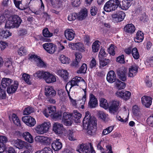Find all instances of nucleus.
<instances>
[{
    "mask_svg": "<svg viewBox=\"0 0 153 153\" xmlns=\"http://www.w3.org/2000/svg\"><path fill=\"white\" fill-rule=\"evenodd\" d=\"M59 71L61 76L64 79L66 80L68 79L69 74L67 71L62 69Z\"/></svg>",
    "mask_w": 153,
    "mask_h": 153,
    "instance_id": "54",
    "label": "nucleus"
},
{
    "mask_svg": "<svg viewBox=\"0 0 153 153\" xmlns=\"http://www.w3.org/2000/svg\"><path fill=\"white\" fill-rule=\"evenodd\" d=\"M42 46L43 48L49 53H53L56 51V46L52 43H45L43 44Z\"/></svg>",
    "mask_w": 153,
    "mask_h": 153,
    "instance_id": "15",
    "label": "nucleus"
},
{
    "mask_svg": "<svg viewBox=\"0 0 153 153\" xmlns=\"http://www.w3.org/2000/svg\"><path fill=\"white\" fill-rule=\"evenodd\" d=\"M108 54L105 52V49L104 48H102L100 51L98 55L99 58H104L106 57Z\"/></svg>",
    "mask_w": 153,
    "mask_h": 153,
    "instance_id": "60",
    "label": "nucleus"
},
{
    "mask_svg": "<svg viewBox=\"0 0 153 153\" xmlns=\"http://www.w3.org/2000/svg\"><path fill=\"white\" fill-rule=\"evenodd\" d=\"M83 39L85 45L89 46L91 44V39L89 36L88 35H85L83 36Z\"/></svg>",
    "mask_w": 153,
    "mask_h": 153,
    "instance_id": "56",
    "label": "nucleus"
},
{
    "mask_svg": "<svg viewBox=\"0 0 153 153\" xmlns=\"http://www.w3.org/2000/svg\"><path fill=\"white\" fill-rule=\"evenodd\" d=\"M42 34L38 35L34 38L36 41H40L43 42H50L51 40L50 38L53 36V33L50 32L48 28L45 27L42 30Z\"/></svg>",
    "mask_w": 153,
    "mask_h": 153,
    "instance_id": "2",
    "label": "nucleus"
},
{
    "mask_svg": "<svg viewBox=\"0 0 153 153\" xmlns=\"http://www.w3.org/2000/svg\"><path fill=\"white\" fill-rule=\"evenodd\" d=\"M72 116L71 114H69L68 112H65L63 114L62 120L67 126H71L73 122Z\"/></svg>",
    "mask_w": 153,
    "mask_h": 153,
    "instance_id": "12",
    "label": "nucleus"
},
{
    "mask_svg": "<svg viewBox=\"0 0 153 153\" xmlns=\"http://www.w3.org/2000/svg\"><path fill=\"white\" fill-rule=\"evenodd\" d=\"M94 120L95 122L97 121L96 118L94 117H91L90 112L86 111L85 112L84 118L83 120V126L85 127H88L90 125L89 123H91L92 121Z\"/></svg>",
    "mask_w": 153,
    "mask_h": 153,
    "instance_id": "9",
    "label": "nucleus"
},
{
    "mask_svg": "<svg viewBox=\"0 0 153 153\" xmlns=\"http://www.w3.org/2000/svg\"><path fill=\"white\" fill-rule=\"evenodd\" d=\"M45 95L47 98L54 97L56 95V91L51 87L47 86L45 88Z\"/></svg>",
    "mask_w": 153,
    "mask_h": 153,
    "instance_id": "20",
    "label": "nucleus"
},
{
    "mask_svg": "<svg viewBox=\"0 0 153 153\" xmlns=\"http://www.w3.org/2000/svg\"><path fill=\"white\" fill-rule=\"evenodd\" d=\"M90 125L88 127L83 126L84 128L88 130L87 133L91 136H94L96 134L97 129V121L95 122L94 120L92 121L91 123H89Z\"/></svg>",
    "mask_w": 153,
    "mask_h": 153,
    "instance_id": "7",
    "label": "nucleus"
},
{
    "mask_svg": "<svg viewBox=\"0 0 153 153\" xmlns=\"http://www.w3.org/2000/svg\"><path fill=\"white\" fill-rule=\"evenodd\" d=\"M89 100L88 102V106L91 108H94L98 106V101L96 97L92 94L89 95Z\"/></svg>",
    "mask_w": 153,
    "mask_h": 153,
    "instance_id": "18",
    "label": "nucleus"
},
{
    "mask_svg": "<svg viewBox=\"0 0 153 153\" xmlns=\"http://www.w3.org/2000/svg\"><path fill=\"white\" fill-rule=\"evenodd\" d=\"M22 120L27 125L30 127L33 126L36 124L35 119L30 116L22 117Z\"/></svg>",
    "mask_w": 153,
    "mask_h": 153,
    "instance_id": "13",
    "label": "nucleus"
},
{
    "mask_svg": "<svg viewBox=\"0 0 153 153\" xmlns=\"http://www.w3.org/2000/svg\"><path fill=\"white\" fill-rule=\"evenodd\" d=\"M26 143L20 139H17L14 141V145L19 149H22L26 146Z\"/></svg>",
    "mask_w": 153,
    "mask_h": 153,
    "instance_id": "36",
    "label": "nucleus"
},
{
    "mask_svg": "<svg viewBox=\"0 0 153 153\" xmlns=\"http://www.w3.org/2000/svg\"><path fill=\"white\" fill-rule=\"evenodd\" d=\"M63 0H49V3L53 8H59L63 7Z\"/></svg>",
    "mask_w": 153,
    "mask_h": 153,
    "instance_id": "27",
    "label": "nucleus"
},
{
    "mask_svg": "<svg viewBox=\"0 0 153 153\" xmlns=\"http://www.w3.org/2000/svg\"><path fill=\"white\" fill-rule=\"evenodd\" d=\"M50 126V122H44L42 124L37 126L35 128V130L37 133L43 134L48 131Z\"/></svg>",
    "mask_w": 153,
    "mask_h": 153,
    "instance_id": "6",
    "label": "nucleus"
},
{
    "mask_svg": "<svg viewBox=\"0 0 153 153\" xmlns=\"http://www.w3.org/2000/svg\"><path fill=\"white\" fill-rule=\"evenodd\" d=\"M152 98L150 97L144 96L142 97L141 101L142 104L145 107L148 108L152 105Z\"/></svg>",
    "mask_w": 153,
    "mask_h": 153,
    "instance_id": "25",
    "label": "nucleus"
},
{
    "mask_svg": "<svg viewBox=\"0 0 153 153\" xmlns=\"http://www.w3.org/2000/svg\"><path fill=\"white\" fill-rule=\"evenodd\" d=\"M44 79L47 83H51L56 81L55 76L48 71H45Z\"/></svg>",
    "mask_w": 153,
    "mask_h": 153,
    "instance_id": "19",
    "label": "nucleus"
},
{
    "mask_svg": "<svg viewBox=\"0 0 153 153\" xmlns=\"http://www.w3.org/2000/svg\"><path fill=\"white\" fill-rule=\"evenodd\" d=\"M113 128V126H110L104 129L102 132V136L105 135L109 134L112 131Z\"/></svg>",
    "mask_w": 153,
    "mask_h": 153,
    "instance_id": "55",
    "label": "nucleus"
},
{
    "mask_svg": "<svg viewBox=\"0 0 153 153\" xmlns=\"http://www.w3.org/2000/svg\"><path fill=\"white\" fill-rule=\"evenodd\" d=\"M56 110V108L55 106H50L48 108V113L49 114L46 113V111H44V114L45 116L47 117H49V115L52 116L55 113Z\"/></svg>",
    "mask_w": 153,
    "mask_h": 153,
    "instance_id": "39",
    "label": "nucleus"
},
{
    "mask_svg": "<svg viewBox=\"0 0 153 153\" xmlns=\"http://www.w3.org/2000/svg\"><path fill=\"white\" fill-rule=\"evenodd\" d=\"M35 153H53L52 149L49 147H45L41 151L36 152Z\"/></svg>",
    "mask_w": 153,
    "mask_h": 153,
    "instance_id": "59",
    "label": "nucleus"
},
{
    "mask_svg": "<svg viewBox=\"0 0 153 153\" xmlns=\"http://www.w3.org/2000/svg\"><path fill=\"white\" fill-rule=\"evenodd\" d=\"M132 54L133 57L136 59H138L140 55L136 47L133 48L132 50Z\"/></svg>",
    "mask_w": 153,
    "mask_h": 153,
    "instance_id": "50",
    "label": "nucleus"
},
{
    "mask_svg": "<svg viewBox=\"0 0 153 153\" xmlns=\"http://www.w3.org/2000/svg\"><path fill=\"white\" fill-rule=\"evenodd\" d=\"M28 59L30 60L33 59L35 62H37V64H39L40 67H45L46 65L42 61L40 57L35 54L31 55L28 57Z\"/></svg>",
    "mask_w": 153,
    "mask_h": 153,
    "instance_id": "21",
    "label": "nucleus"
},
{
    "mask_svg": "<svg viewBox=\"0 0 153 153\" xmlns=\"http://www.w3.org/2000/svg\"><path fill=\"white\" fill-rule=\"evenodd\" d=\"M135 26L131 23L127 24L124 27V30L126 32L131 34L135 32Z\"/></svg>",
    "mask_w": 153,
    "mask_h": 153,
    "instance_id": "33",
    "label": "nucleus"
},
{
    "mask_svg": "<svg viewBox=\"0 0 153 153\" xmlns=\"http://www.w3.org/2000/svg\"><path fill=\"white\" fill-rule=\"evenodd\" d=\"M72 121L76 123H80L81 121V118L82 114L77 110H74L72 114Z\"/></svg>",
    "mask_w": 153,
    "mask_h": 153,
    "instance_id": "31",
    "label": "nucleus"
},
{
    "mask_svg": "<svg viewBox=\"0 0 153 153\" xmlns=\"http://www.w3.org/2000/svg\"><path fill=\"white\" fill-rule=\"evenodd\" d=\"M12 119L14 124L17 126H21L20 122L18 117L15 114H13L12 115Z\"/></svg>",
    "mask_w": 153,
    "mask_h": 153,
    "instance_id": "46",
    "label": "nucleus"
},
{
    "mask_svg": "<svg viewBox=\"0 0 153 153\" xmlns=\"http://www.w3.org/2000/svg\"><path fill=\"white\" fill-rule=\"evenodd\" d=\"M100 68H102L104 66H108L110 62V60L104 58H99Z\"/></svg>",
    "mask_w": 153,
    "mask_h": 153,
    "instance_id": "38",
    "label": "nucleus"
},
{
    "mask_svg": "<svg viewBox=\"0 0 153 153\" xmlns=\"http://www.w3.org/2000/svg\"><path fill=\"white\" fill-rule=\"evenodd\" d=\"M115 84L116 86L119 89L124 88L126 85L125 83L120 81L118 79H117L115 81Z\"/></svg>",
    "mask_w": 153,
    "mask_h": 153,
    "instance_id": "40",
    "label": "nucleus"
},
{
    "mask_svg": "<svg viewBox=\"0 0 153 153\" xmlns=\"http://www.w3.org/2000/svg\"><path fill=\"white\" fill-rule=\"evenodd\" d=\"M22 79L27 83L29 85L31 84L30 76L29 74L24 73L22 76Z\"/></svg>",
    "mask_w": 153,
    "mask_h": 153,
    "instance_id": "42",
    "label": "nucleus"
},
{
    "mask_svg": "<svg viewBox=\"0 0 153 153\" xmlns=\"http://www.w3.org/2000/svg\"><path fill=\"white\" fill-rule=\"evenodd\" d=\"M117 75L119 78L123 82L127 79V69L124 67H121L117 71Z\"/></svg>",
    "mask_w": 153,
    "mask_h": 153,
    "instance_id": "17",
    "label": "nucleus"
},
{
    "mask_svg": "<svg viewBox=\"0 0 153 153\" xmlns=\"http://www.w3.org/2000/svg\"><path fill=\"white\" fill-rule=\"evenodd\" d=\"M125 16V14L124 12L120 11L113 14L112 17L113 21L115 22H118L123 21Z\"/></svg>",
    "mask_w": 153,
    "mask_h": 153,
    "instance_id": "11",
    "label": "nucleus"
},
{
    "mask_svg": "<svg viewBox=\"0 0 153 153\" xmlns=\"http://www.w3.org/2000/svg\"><path fill=\"white\" fill-rule=\"evenodd\" d=\"M120 3L119 0H110L107 1L104 7V9L106 12L114 11L119 7Z\"/></svg>",
    "mask_w": 153,
    "mask_h": 153,
    "instance_id": "4",
    "label": "nucleus"
},
{
    "mask_svg": "<svg viewBox=\"0 0 153 153\" xmlns=\"http://www.w3.org/2000/svg\"><path fill=\"white\" fill-rule=\"evenodd\" d=\"M33 112V108L32 107L26 108L23 111L24 115H29Z\"/></svg>",
    "mask_w": 153,
    "mask_h": 153,
    "instance_id": "61",
    "label": "nucleus"
},
{
    "mask_svg": "<svg viewBox=\"0 0 153 153\" xmlns=\"http://www.w3.org/2000/svg\"><path fill=\"white\" fill-rule=\"evenodd\" d=\"M100 107L105 109H108L109 105L107 100L104 98H101L100 99Z\"/></svg>",
    "mask_w": 153,
    "mask_h": 153,
    "instance_id": "41",
    "label": "nucleus"
},
{
    "mask_svg": "<svg viewBox=\"0 0 153 153\" xmlns=\"http://www.w3.org/2000/svg\"><path fill=\"white\" fill-rule=\"evenodd\" d=\"M60 140V139H56L55 140H53L51 146L54 151L59 150L62 148V144Z\"/></svg>",
    "mask_w": 153,
    "mask_h": 153,
    "instance_id": "30",
    "label": "nucleus"
},
{
    "mask_svg": "<svg viewBox=\"0 0 153 153\" xmlns=\"http://www.w3.org/2000/svg\"><path fill=\"white\" fill-rule=\"evenodd\" d=\"M120 7L123 10H127L134 3V0H119Z\"/></svg>",
    "mask_w": 153,
    "mask_h": 153,
    "instance_id": "14",
    "label": "nucleus"
},
{
    "mask_svg": "<svg viewBox=\"0 0 153 153\" xmlns=\"http://www.w3.org/2000/svg\"><path fill=\"white\" fill-rule=\"evenodd\" d=\"M119 101L113 100L110 103L108 108L109 113L111 115H116L119 112L120 106Z\"/></svg>",
    "mask_w": 153,
    "mask_h": 153,
    "instance_id": "5",
    "label": "nucleus"
},
{
    "mask_svg": "<svg viewBox=\"0 0 153 153\" xmlns=\"http://www.w3.org/2000/svg\"><path fill=\"white\" fill-rule=\"evenodd\" d=\"M71 87H73L75 86H81L80 84L81 83L85 85H86L85 80L83 78L79 76H76L73 78L71 81Z\"/></svg>",
    "mask_w": 153,
    "mask_h": 153,
    "instance_id": "10",
    "label": "nucleus"
},
{
    "mask_svg": "<svg viewBox=\"0 0 153 153\" xmlns=\"http://www.w3.org/2000/svg\"><path fill=\"white\" fill-rule=\"evenodd\" d=\"M7 141V138L4 136H0V153L3 152L5 147V143Z\"/></svg>",
    "mask_w": 153,
    "mask_h": 153,
    "instance_id": "34",
    "label": "nucleus"
},
{
    "mask_svg": "<svg viewBox=\"0 0 153 153\" xmlns=\"http://www.w3.org/2000/svg\"><path fill=\"white\" fill-rule=\"evenodd\" d=\"M117 96L123 99L125 101H127L130 98L131 93L129 91L122 90L117 91L116 93Z\"/></svg>",
    "mask_w": 153,
    "mask_h": 153,
    "instance_id": "16",
    "label": "nucleus"
},
{
    "mask_svg": "<svg viewBox=\"0 0 153 153\" xmlns=\"http://www.w3.org/2000/svg\"><path fill=\"white\" fill-rule=\"evenodd\" d=\"M138 66L137 65L131 66L129 68V72L128 76V77H134L137 73Z\"/></svg>",
    "mask_w": 153,
    "mask_h": 153,
    "instance_id": "29",
    "label": "nucleus"
},
{
    "mask_svg": "<svg viewBox=\"0 0 153 153\" xmlns=\"http://www.w3.org/2000/svg\"><path fill=\"white\" fill-rule=\"evenodd\" d=\"M11 35V33L9 30H3L0 32V36L3 38H6Z\"/></svg>",
    "mask_w": 153,
    "mask_h": 153,
    "instance_id": "49",
    "label": "nucleus"
},
{
    "mask_svg": "<svg viewBox=\"0 0 153 153\" xmlns=\"http://www.w3.org/2000/svg\"><path fill=\"white\" fill-rule=\"evenodd\" d=\"M53 130L56 134H60L63 133L64 128L62 124L56 123L53 124Z\"/></svg>",
    "mask_w": 153,
    "mask_h": 153,
    "instance_id": "24",
    "label": "nucleus"
},
{
    "mask_svg": "<svg viewBox=\"0 0 153 153\" xmlns=\"http://www.w3.org/2000/svg\"><path fill=\"white\" fill-rule=\"evenodd\" d=\"M87 66L85 63H83L79 69L77 71V73L78 74L85 73L87 70Z\"/></svg>",
    "mask_w": 153,
    "mask_h": 153,
    "instance_id": "53",
    "label": "nucleus"
},
{
    "mask_svg": "<svg viewBox=\"0 0 153 153\" xmlns=\"http://www.w3.org/2000/svg\"><path fill=\"white\" fill-rule=\"evenodd\" d=\"M14 3L16 7L19 9H20L21 10H25L26 9L29 10L30 8L29 7H23V8H20L19 7L20 4L21 3V1H18V0H14Z\"/></svg>",
    "mask_w": 153,
    "mask_h": 153,
    "instance_id": "57",
    "label": "nucleus"
},
{
    "mask_svg": "<svg viewBox=\"0 0 153 153\" xmlns=\"http://www.w3.org/2000/svg\"><path fill=\"white\" fill-rule=\"evenodd\" d=\"M17 52L19 55L22 56L27 54V50L25 47L22 46L18 49Z\"/></svg>",
    "mask_w": 153,
    "mask_h": 153,
    "instance_id": "44",
    "label": "nucleus"
},
{
    "mask_svg": "<svg viewBox=\"0 0 153 153\" xmlns=\"http://www.w3.org/2000/svg\"><path fill=\"white\" fill-rule=\"evenodd\" d=\"M10 21H7L5 27L8 28H18L20 25L22 20L18 15L14 14L10 18Z\"/></svg>",
    "mask_w": 153,
    "mask_h": 153,
    "instance_id": "1",
    "label": "nucleus"
},
{
    "mask_svg": "<svg viewBox=\"0 0 153 153\" xmlns=\"http://www.w3.org/2000/svg\"><path fill=\"white\" fill-rule=\"evenodd\" d=\"M59 59L61 62L63 64H68L70 59L68 57L63 55H60Z\"/></svg>",
    "mask_w": 153,
    "mask_h": 153,
    "instance_id": "52",
    "label": "nucleus"
},
{
    "mask_svg": "<svg viewBox=\"0 0 153 153\" xmlns=\"http://www.w3.org/2000/svg\"><path fill=\"white\" fill-rule=\"evenodd\" d=\"M19 85L17 81H14L7 89V92L8 94H12L16 91Z\"/></svg>",
    "mask_w": 153,
    "mask_h": 153,
    "instance_id": "23",
    "label": "nucleus"
},
{
    "mask_svg": "<svg viewBox=\"0 0 153 153\" xmlns=\"http://www.w3.org/2000/svg\"><path fill=\"white\" fill-rule=\"evenodd\" d=\"M147 122L150 126L153 127V114L147 119Z\"/></svg>",
    "mask_w": 153,
    "mask_h": 153,
    "instance_id": "64",
    "label": "nucleus"
},
{
    "mask_svg": "<svg viewBox=\"0 0 153 153\" xmlns=\"http://www.w3.org/2000/svg\"><path fill=\"white\" fill-rule=\"evenodd\" d=\"M99 41L96 40L92 44V48L93 52L96 53L98 51L99 49L100 45L99 44Z\"/></svg>",
    "mask_w": 153,
    "mask_h": 153,
    "instance_id": "48",
    "label": "nucleus"
},
{
    "mask_svg": "<svg viewBox=\"0 0 153 153\" xmlns=\"http://www.w3.org/2000/svg\"><path fill=\"white\" fill-rule=\"evenodd\" d=\"M89 143L81 144L77 149L80 153H90Z\"/></svg>",
    "mask_w": 153,
    "mask_h": 153,
    "instance_id": "22",
    "label": "nucleus"
},
{
    "mask_svg": "<svg viewBox=\"0 0 153 153\" xmlns=\"http://www.w3.org/2000/svg\"><path fill=\"white\" fill-rule=\"evenodd\" d=\"M35 140L44 145H50L53 141V139L51 138L44 136H37L35 138Z\"/></svg>",
    "mask_w": 153,
    "mask_h": 153,
    "instance_id": "8",
    "label": "nucleus"
},
{
    "mask_svg": "<svg viewBox=\"0 0 153 153\" xmlns=\"http://www.w3.org/2000/svg\"><path fill=\"white\" fill-rule=\"evenodd\" d=\"M114 50V46L113 45H111L110 47L108 48V51L110 54L112 56H114L115 54Z\"/></svg>",
    "mask_w": 153,
    "mask_h": 153,
    "instance_id": "62",
    "label": "nucleus"
},
{
    "mask_svg": "<svg viewBox=\"0 0 153 153\" xmlns=\"http://www.w3.org/2000/svg\"><path fill=\"white\" fill-rule=\"evenodd\" d=\"M12 13L9 11L8 10H5L4 13H3V15L4 16L6 19H7V21H10V18L11 17Z\"/></svg>",
    "mask_w": 153,
    "mask_h": 153,
    "instance_id": "58",
    "label": "nucleus"
},
{
    "mask_svg": "<svg viewBox=\"0 0 153 153\" xmlns=\"http://www.w3.org/2000/svg\"><path fill=\"white\" fill-rule=\"evenodd\" d=\"M99 117L102 120L104 121H106V115L103 111H100L98 113Z\"/></svg>",
    "mask_w": 153,
    "mask_h": 153,
    "instance_id": "63",
    "label": "nucleus"
},
{
    "mask_svg": "<svg viewBox=\"0 0 153 153\" xmlns=\"http://www.w3.org/2000/svg\"><path fill=\"white\" fill-rule=\"evenodd\" d=\"M77 13H70L68 16V21H73L76 19H78Z\"/></svg>",
    "mask_w": 153,
    "mask_h": 153,
    "instance_id": "51",
    "label": "nucleus"
},
{
    "mask_svg": "<svg viewBox=\"0 0 153 153\" xmlns=\"http://www.w3.org/2000/svg\"><path fill=\"white\" fill-rule=\"evenodd\" d=\"M22 137L25 140L30 143H33V139L32 135L28 132H24L22 134Z\"/></svg>",
    "mask_w": 153,
    "mask_h": 153,
    "instance_id": "37",
    "label": "nucleus"
},
{
    "mask_svg": "<svg viewBox=\"0 0 153 153\" xmlns=\"http://www.w3.org/2000/svg\"><path fill=\"white\" fill-rule=\"evenodd\" d=\"M12 119L14 124L17 126H21L20 122L18 117L15 114H13L12 115Z\"/></svg>",
    "mask_w": 153,
    "mask_h": 153,
    "instance_id": "45",
    "label": "nucleus"
},
{
    "mask_svg": "<svg viewBox=\"0 0 153 153\" xmlns=\"http://www.w3.org/2000/svg\"><path fill=\"white\" fill-rule=\"evenodd\" d=\"M64 35L66 38L69 40H72L74 38L75 33L73 30L67 29L64 32Z\"/></svg>",
    "mask_w": 153,
    "mask_h": 153,
    "instance_id": "28",
    "label": "nucleus"
},
{
    "mask_svg": "<svg viewBox=\"0 0 153 153\" xmlns=\"http://www.w3.org/2000/svg\"><path fill=\"white\" fill-rule=\"evenodd\" d=\"M13 82V80L9 78H4L1 81L2 88L0 87V98L5 99L6 97V88H8Z\"/></svg>",
    "mask_w": 153,
    "mask_h": 153,
    "instance_id": "3",
    "label": "nucleus"
},
{
    "mask_svg": "<svg viewBox=\"0 0 153 153\" xmlns=\"http://www.w3.org/2000/svg\"><path fill=\"white\" fill-rule=\"evenodd\" d=\"M45 71H38L33 74V76L36 78L40 79L43 78L44 79Z\"/></svg>",
    "mask_w": 153,
    "mask_h": 153,
    "instance_id": "43",
    "label": "nucleus"
},
{
    "mask_svg": "<svg viewBox=\"0 0 153 153\" xmlns=\"http://www.w3.org/2000/svg\"><path fill=\"white\" fill-rule=\"evenodd\" d=\"M12 119L14 124L17 126H21L20 122L18 117L15 114H13L12 115Z\"/></svg>",
    "mask_w": 153,
    "mask_h": 153,
    "instance_id": "47",
    "label": "nucleus"
},
{
    "mask_svg": "<svg viewBox=\"0 0 153 153\" xmlns=\"http://www.w3.org/2000/svg\"><path fill=\"white\" fill-rule=\"evenodd\" d=\"M144 35L142 31L138 30L136 34V37L134 38L135 42L137 43L142 42L144 39Z\"/></svg>",
    "mask_w": 153,
    "mask_h": 153,
    "instance_id": "35",
    "label": "nucleus"
},
{
    "mask_svg": "<svg viewBox=\"0 0 153 153\" xmlns=\"http://www.w3.org/2000/svg\"><path fill=\"white\" fill-rule=\"evenodd\" d=\"M78 14V19L79 20L82 21L84 19L88 16V11L86 8L81 10Z\"/></svg>",
    "mask_w": 153,
    "mask_h": 153,
    "instance_id": "32",
    "label": "nucleus"
},
{
    "mask_svg": "<svg viewBox=\"0 0 153 153\" xmlns=\"http://www.w3.org/2000/svg\"><path fill=\"white\" fill-rule=\"evenodd\" d=\"M107 81L110 83H112L115 82L116 80V77L114 71L113 70H111L108 72L106 77Z\"/></svg>",
    "mask_w": 153,
    "mask_h": 153,
    "instance_id": "26",
    "label": "nucleus"
}]
</instances>
